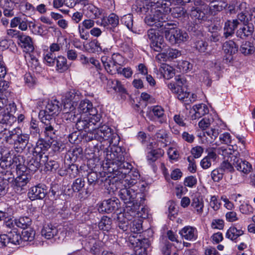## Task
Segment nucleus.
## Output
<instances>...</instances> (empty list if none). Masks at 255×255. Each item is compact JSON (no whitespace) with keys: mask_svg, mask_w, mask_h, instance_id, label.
Listing matches in <instances>:
<instances>
[{"mask_svg":"<svg viewBox=\"0 0 255 255\" xmlns=\"http://www.w3.org/2000/svg\"><path fill=\"white\" fill-rule=\"evenodd\" d=\"M107 88L113 89L116 92L122 94L127 93V91L121 81L118 80L109 79L107 82Z\"/></svg>","mask_w":255,"mask_h":255,"instance_id":"c85d7f7f","label":"nucleus"},{"mask_svg":"<svg viewBox=\"0 0 255 255\" xmlns=\"http://www.w3.org/2000/svg\"><path fill=\"white\" fill-rule=\"evenodd\" d=\"M163 154V150L160 148L151 150L147 153V160L149 163H153L161 157Z\"/></svg>","mask_w":255,"mask_h":255,"instance_id":"58836bf2","label":"nucleus"},{"mask_svg":"<svg viewBox=\"0 0 255 255\" xmlns=\"http://www.w3.org/2000/svg\"><path fill=\"white\" fill-rule=\"evenodd\" d=\"M49 144L43 140H39L34 148L33 153L36 155L43 154L49 148Z\"/></svg>","mask_w":255,"mask_h":255,"instance_id":"4c0bfd02","label":"nucleus"},{"mask_svg":"<svg viewBox=\"0 0 255 255\" xmlns=\"http://www.w3.org/2000/svg\"><path fill=\"white\" fill-rule=\"evenodd\" d=\"M134 252L135 255H147V249L149 247L150 244L147 239H136L135 241Z\"/></svg>","mask_w":255,"mask_h":255,"instance_id":"aec40b11","label":"nucleus"},{"mask_svg":"<svg viewBox=\"0 0 255 255\" xmlns=\"http://www.w3.org/2000/svg\"><path fill=\"white\" fill-rule=\"evenodd\" d=\"M45 166L44 170L46 171H55L59 167L58 163L54 160L45 161V163H43Z\"/></svg>","mask_w":255,"mask_h":255,"instance_id":"4d7b16f0","label":"nucleus"},{"mask_svg":"<svg viewBox=\"0 0 255 255\" xmlns=\"http://www.w3.org/2000/svg\"><path fill=\"white\" fill-rule=\"evenodd\" d=\"M153 4H149L147 1L140 2L133 5V8L135 9L136 12L139 14H145L146 16L150 13V10Z\"/></svg>","mask_w":255,"mask_h":255,"instance_id":"473e14b6","label":"nucleus"},{"mask_svg":"<svg viewBox=\"0 0 255 255\" xmlns=\"http://www.w3.org/2000/svg\"><path fill=\"white\" fill-rule=\"evenodd\" d=\"M18 40L20 41L21 47L23 49L24 51L29 53L33 51V44L30 36L22 34L19 36Z\"/></svg>","mask_w":255,"mask_h":255,"instance_id":"a878e982","label":"nucleus"},{"mask_svg":"<svg viewBox=\"0 0 255 255\" xmlns=\"http://www.w3.org/2000/svg\"><path fill=\"white\" fill-rule=\"evenodd\" d=\"M249 5L246 2L238 1L237 0H232L228 6V10L230 14H236L241 11H245Z\"/></svg>","mask_w":255,"mask_h":255,"instance_id":"6ab92c4d","label":"nucleus"},{"mask_svg":"<svg viewBox=\"0 0 255 255\" xmlns=\"http://www.w3.org/2000/svg\"><path fill=\"white\" fill-rule=\"evenodd\" d=\"M98 174L96 172H92L88 173L87 179L89 183V187L86 189L85 193L86 195H90L94 190V186L98 181Z\"/></svg>","mask_w":255,"mask_h":255,"instance_id":"f704fd0d","label":"nucleus"},{"mask_svg":"<svg viewBox=\"0 0 255 255\" xmlns=\"http://www.w3.org/2000/svg\"><path fill=\"white\" fill-rule=\"evenodd\" d=\"M105 23L108 25H111L113 27H116L119 23V17L115 13H111L107 19L102 20V24L106 26Z\"/></svg>","mask_w":255,"mask_h":255,"instance_id":"09e8293b","label":"nucleus"},{"mask_svg":"<svg viewBox=\"0 0 255 255\" xmlns=\"http://www.w3.org/2000/svg\"><path fill=\"white\" fill-rule=\"evenodd\" d=\"M47 194V187L44 184H38L29 190L28 196L31 200L43 199Z\"/></svg>","mask_w":255,"mask_h":255,"instance_id":"ddd939ff","label":"nucleus"},{"mask_svg":"<svg viewBox=\"0 0 255 255\" xmlns=\"http://www.w3.org/2000/svg\"><path fill=\"white\" fill-rule=\"evenodd\" d=\"M254 31V26L252 23L244 24L242 27L236 31L237 37L244 39L252 35Z\"/></svg>","mask_w":255,"mask_h":255,"instance_id":"393cba45","label":"nucleus"},{"mask_svg":"<svg viewBox=\"0 0 255 255\" xmlns=\"http://www.w3.org/2000/svg\"><path fill=\"white\" fill-rule=\"evenodd\" d=\"M35 236V232L31 229H28L22 232L21 240L25 242H31L33 240Z\"/></svg>","mask_w":255,"mask_h":255,"instance_id":"5fc2aeb1","label":"nucleus"},{"mask_svg":"<svg viewBox=\"0 0 255 255\" xmlns=\"http://www.w3.org/2000/svg\"><path fill=\"white\" fill-rule=\"evenodd\" d=\"M181 53L179 50L169 48L165 51L157 54L155 59L159 62H162L171 60L179 57Z\"/></svg>","mask_w":255,"mask_h":255,"instance_id":"2eb2a0df","label":"nucleus"},{"mask_svg":"<svg viewBox=\"0 0 255 255\" xmlns=\"http://www.w3.org/2000/svg\"><path fill=\"white\" fill-rule=\"evenodd\" d=\"M165 38L171 44L180 43L186 41L189 36L188 33L179 29H170L165 30Z\"/></svg>","mask_w":255,"mask_h":255,"instance_id":"1a4fd4ad","label":"nucleus"},{"mask_svg":"<svg viewBox=\"0 0 255 255\" xmlns=\"http://www.w3.org/2000/svg\"><path fill=\"white\" fill-rule=\"evenodd\" d=\"M21 131V129L19 128L11 129L5 128L1 134H2L3 139L7 143L14 145L18 136L20 135Z\"/></svg>","mask_w":255,"mask_h":255,"instance_id":"f8f14e48","label":"nucleus"},{"mask_svg":"<svg viewBox=\"0 0 255 255\" xmlns=\"http://www.w3.org/2000/svg\"><path fill=\"white\" fill-rule=\"evenodd\" d=\"M87 6V14L92 18L98 17L101 13L100 9L92 4H88Z\"/></svg>","mask_w":255,"mask_h":255,"instance_id":"de8ad7c7","label":"nucleus"},{"mask_svg":"<svg viewBox=\"0 0 255 255\" xmlns=\"http://www.w3.org/2000/svg\"><path fill=\"white\" fill-rule=\"evenodd\" d=\"M29 130L30 134L34 136H37L39 135V128H38L37 121L35 120H31Z\"/></svg>","mask_w":255,"mask_h":255,"instance_id":"052dcab7","label":"nucleus"},{"mask_svg":"<svg viewBox=\"0 0 255 255\" xmlns=\"http://www.w3.org/2000/svg\"><path fill=\"white\" fill-rule=\"evenodd\" d=\"M14 176L10 170H6L0 172V182L5 184L8 187L10 182L14 181Z\"/></svg>","mask_w":255,"mask_h":255,"instance_id":"ea45409f","label":"nucleus"},{"mask_svg":"<svg viewBox=\"0 0 255 255\" xmlns=\"http://www.w3.org/2000/svg\"><path fill=\"white\" fill-rule=\"evenodd\" d=\"M240 50L242 54L247 56L254 53L255 47L252 43L246 41L241 45Z\"/></svg>","mask_w":255,"mask_h":255,"instance_id":"a18cd8bd","label":"nucleus"},{"mask_svg":"<svg viewBox=\"0 0 255 255\" xmlns=\"http://www.w3.org/2000/svg\"><path fill=\"white\" fill-rule=\"evenodd\" d=\"M175 83H170L168 88L171 92L176 95L177 98L182 101H187V99L190 95L189 92H186L187 81L184 76H176L175 78Z\"/></svg>","mask_w":255,"mask_h":255,"instance_id":"423d86ee","label":"nucleus"},{"mask_svg":"<svg viewBox=\"0 0 255 255\" xmlns=\"http://www.w3.org/2000/svg\"><path fill=\"white\" fill-rule=\"evenodd\" d=\"M29 136L27 134L22 133V131L20 135L18 136L16 142L14 144V147L17 148V151L23 150L25 148L29 142Z\"/></svg>","mask_w":255,"mask_h":255,"instance_id":"7c9ffc66","label":"nucleus"},{"mask_svg":"<svg viewBox=\"0 0 255 255\" xmlns=\"http://www.w3.org/2000/svg\"><path fill=\"white\" fill-rule=\"evenodd\" d=\"M85 184V181L83 178H77L74 180L72 185V189L73 191L74 192H80L84 187Z\"/></svg>","mask_w":255,"mask_h":255,"instance_id":"8fccbe9b","label":"nucleus"},{"mask_svg":"<svg viewBox=\"0 0 255 255\" xmlns=\"http://www.w3.org/2000/svg\"><path fill=\"white\" fill-rule=\"evenodd\" d=\"M160 69L161 72L165 79H169L173 76L174 73L172 72V68L166 64H163Z\"/></svg>","mask_w":255,"mask_h":255,"instance_id":"6e6d98bb","label":"nucleus"},{"mask_svg":"<svg viewBox=\"0 0 255 255\" xmlns=\"http://www.w3.org/2000/svg\"><path fill=\"white\" fill-rule=\"evenodd\" d=\"M42 123L44 124L43 128L45 135L51 139L54 138L55 136L57 130L54 127V122H53V120L46 119L45 123Z\"/></svg>","mask_w":255,"mask_h":255,"instance_id":"cd10ccee","label":"nucleus"},{"mask_svg":"<svg viewBox=\"0 0 255 255\" xmlns=\"http://www.w3.org/2000/svg\"><path fill=\"white\" fill-rule=\"evenodd\" d=\"M208 44L207 42L201 40H198L195 43V47L200 52H205L207 49Z\"/></svg>","mask_w":255,"mask_h":255,"instance_id":"680f3d73","label":"nucleus"},{"mask_svg":"<svg viewBox=\"0 0 255 255\" xmlns=\"http://www.w3.org/2000/svg\"><path fill=\"white\" fill-rule=\"evenodd\" d=\"M79 111L83 113H89L87 116H81L76 121V128L79 130L84 129H93L95 128V123L100 122L101 119L100 114H98L96 108H93L92 103L88 100L81 101Z\"/></svg>","mask_w":255,"mask_h":255,"instance_id":"39448f33","label":"nucleus"},{"mask_svg":"<svg viewBox=\"0 0 255 255\" xmlns=\"http://www.w3.org/2000/svg\"><path fill=\"white\" fill-rule=\"evenodd\" d=\"M81 93L75 90H72L66 93L64 99V107L65 109L68 108L67 106L69 105L70 109H74V106L81 99Z\"/></svg>","mask_w":255,"mask_h":255,"instance_id":"4468645a","label":"nucleus"},{"mask_svg":"<svg viewBox=\"0 0 255 255\" xmlns=\"http://www.w3.org/2000/svg\"><path fill=\"white\" fill-rule=\"evenodd\" d=\"M240 22L237 19L227 20L224 26V37L227 39L229 37L233 36Z\"/></svg>","mask_w":255,"mask_h":255,"instance_id":"a211bd4d","label":"nucleus"},{"mask_svg":"<svg viewBox=\"0 0 255 255\" xmlns=\"http://www.w3.org/2000/svg\"><path fill=\"white\" fill-rule=\"evenodd\" d=\"M83 130L87 132L85 135V139L87 141H90L96 139L102 142L104 140H108L109 143H113L114 145L113 146L109 147L104 151V153L105 157L108 150H110L115 146L118 147L116 145L120 141L119 136L117 133H114V130L108 126L106 125L101 126L100 121L95 123V128L94 129H84Z\"/></svg>","mask_w":255,"mask_h":255,"instance_id":"f03ea898","label":"nucleus"},{"mask_svg":"<svg viewBox=\"0 0 255 255\" xmlns=\"http://www.w3.org/2000/svg\"><path fill=\"white\" fill-rule=\"evenodd\" d=\"M90 252L94 255L100 253L101 250V243L99 241L95 239H92L88 243Z\"/></svg>","mask_w":255,"mask_h":255,"instance_id":"603ef678","label":"nucleus"},{"mask_svg":"<svg viewBox=\"0 0 255 255\" xmlns=\"http://www.w3.org/2000/svg\"><path fill=\"white\" fill-rule=\"evenodd\" d=\"M57 233V229L51 224L44 226L41 231L42 235L47 239L53 238Z\"/></svg>","mask_w":255,"mask_h":255,"instance_id":"e433bc0d","label":"nucleus"},{"mask_svg":"<svg viewBox=\"0 0 255 255\" xmlns=\"http://www.w3.org/2000/svg\"><path fill=\"white\" fill-rule=\"evenodd\" d=\"M249 7L246 8L245 11H241L237 15L238 20L244 24L249 23V19L247 17V13L249 12Z\"/></svg>","mask_w":255,"mask_h":255,"instance_id":"e2e57ef3","label":"nucleus"},{"mask_svg":"<svg viewBox=\"0 0 255 255\" xmlns=\"http://www.w3.org/2000/svg\"><path fill=\"white\" fill-rule=\"evenodd\" d=\"M223 154H229L227 158L221 164L220 168L222 169L223 172H232L234 168L235 167V159H236V153L230 147L223 150Z\"/></svg>","mask_w":255,"mask_h":255,"instance_id":"9d476101","label":"nucleus"},{"mask_svg":"<svg viewBox=\"0 0 255 255\" xmlns=\"http://www.w3.org/2000/svg\"><path fill=\"white\" fill-rule=\"evenodd\" d=\"M167 136L168 134L167 131L164 129H160L158 130L155 134V137L159 140V141L163 142L166 141Z\"/></svg>","mask_w":255,"mask_h":255,"instance_id":"0e129e2a","label":"nucleus"},{"mask_svg":"<svg viewBox=\"0 0 255 255\" xmlns=\"http://www.w3.org/2000/svg\"><path fill=\"white\" fill-rule=\"evenodd\" d=\"M89 47L90 48V51L92 52H99L102 50L100 43L96 39L93 40L89 42Z\"/></svg>","mask_w":255,"mask_h":255,"instance_id":"69168bd1","label":"nucleus"},{"mask_svg":"<svg viewBox=\"0 0 255 255\" xmlns=\"http://www.w3.org/2000/svg\"><path fill=\"white\" fill-rule=\"evenodd\" d=\"M129 204V205L128 204L126 205L124 213L120 214L124 215L126 219L131 221L135 218H137V216L139 215L135 209L134 203Z\"/></svg>","mask_w":255,"mask_h":255,"instance_id":"5701e85b","label":"nucleus"},{"mask_svg":"<svg viewBox=\"0 0 255 255\" xmlns=\"http://www.w3.org/2000/svg\"><path fill=\"white\" fill-rule=\"evenodd\" d=\"M235 168L242 173L248 174L252 170V166L249 162L243 160L236 156Z\"/></svg>","mask_w":255,"mask_h":255,"instance_id":"b1692460","label":"nucleus"},{"mask_svg":"<svg viewBox=\"0 0 255 255\" xmlns=\"http://www.w3.org/2000/svg\"><path fill=\"white\" fill-rule=\"evenodd\" d=\"M244 234V232L240 229H237L235 227H231L227 231L226 237L233 241L237 239L239 237L242 235Z\"/></svg>","mask_w":255,"mask_h":255,"instance_id":"37998d69","label":"nucleus"},{"mask_svg":"<svg viewBox=\"0 0 255 255\" xmlns=\"http://www.w3.org/2000/svg\"><path fill=\"white\" fill-rule=\"evenodd\" d=\"M47 160H48L47 155H43V154L35 155L33 153L32 156L28 157L26 167L29 171L34 172L39 169Z\"/></svg>","mask_w":255,"mask_h":255,"instance_id":"9b49d317","label":"nucleus"},{"mask_svg":"<svg viewBox=\"0 0 255 255\" xmlns=\"http://www.w3.org/2000/svg\"><path fill=\"white\" fill-rule=\"evenodd\" d=\"M31 219L28 217H22L18 219L15 220V225L19 228L27 229L31 224Z\"/></svg>","mask_w":255,"mask_h":255,"instance_id":"c03bdc74","label":"nucleus"},{"mask_svg":"<svg viewBox=\"0 0 255 255\" xmlns=\"http://www.w3.org/2000/svg\"><path fill=\"white\" fill-rule=\"evenodd\" d=\"M191 207L194 213L199 215H202L204 207L203 198L200 196H195L192 199Z\"/></svg>","mask_w":255,"mask_h":255,"instance_id":"bb28decb","label":"nucleus"},{"mask_svg":"<svg viewBox=\"0 0 255 255\" xmlns=\"http://www.w3.org/2000/svg\"><path fill=\"white\" fill-rule=\"evenodd\" d=\"M146 36L147 41L152 49L157 52H161L163 50L164 47V38L158 32L151 28L147 31Z\"/></svg>","mask_w":255,"mask_h":255,"instance_id":"0eeeda50","label":"nucleus"},{"mask_svg":"<svg viewBox=\"0 0 255 255\" xmlns=\"http://www.w3.org/2000/svg\"><path fill=\"white\" fill-rule=\"evenodd\" d=\"M193 110L195 112L194 115L192 116L193 120L200 118L209 112L208 107L204 104L194 105L193 107Z\"/></svg>","mask_w":255,"mask_h":255,"instance_id":"72a5a7b5","label":"nucleus"},{"mask_svg":"<svg viewBox=\"0 0 255 255\" xmlns=\"http://www.w3.org/2000/svg\"><path fill=\"white\" fill-rule=\"evenodd\" d=\"M56 57L51 52H48L44 56V60L49 66H53L55 64Z\"/></svg>","mask_w":255,"mask_h":255,"instance_id":"bf43d9fd","label":"nucleus"},{"mask_svg":"<svg viewBox=\"0 0 255 255\" xmlns=\"http://www.w3.org/2000/svg\"><path fill=\"white\" fill-rule=\"evenodd\" d=\"M101 61L108 73L111 75L118 73L120 67L116 65L110 57L103 56L101 57Z\"/></svg>","mask_w":255,"mask_h":255,"instance_id":"412c9836","label":"nucleus"},{"mask_svg":"<svg viewBox=\"0 0 255 255\" xmlns=\"http://www.w3.org/2000/svg\"><path fill=\"white\" fill-rule=\"evenodd\" d=\"M6 234H4L6 237V241L8 242V244H11L13 245H19L21 241V236L18 234L16 229L10 230V231H7Z\"/></svg>","mask_w":255,"mask_h":255,"instance_id":"2f4dec72","label":"nucleus"},{"mask_svg":"<svg viewBox=\"0 0 255 255\" xmlns=\"http://www.w3.org/2000/svg\"><path fill=\"white\" fill-rule=\"evenodd\" d=\"M223 49L227 54L226 60L227 61L231 62L233 60L232 55L238 51V46L234 41L229 40L224 43Z\"/></svg>","mask_w":255,"mask_h":255,"instance_id":"f3484780","label":"nucleus"},{"mask_svg":"<svg viewBox=\"0 0 255 255\" xmlns=\"http://www.w3.org/2000/svg\"><path fill=\"white\" fill-rule=\"evenodd\" d=\"M218 157L217 154L213 151H209L206 156L203 158L200 165L203 169H208L211 167L212 162H215Z\"/></svg>","mask_w":255,"mask_h":255,"instance_id":"c756f323","label":"nucleus"},{"mask_svg":"<svg viewBox=\"0 0 255 255\" xmlns=\"http://www.w3.org/2000/svg\"><path fill=\"white\" fill-rule=\"evenodd\" d=\"M184 184L185 186L192 188L197 184V179L193 176H188L185 179Z\"/></svg>","mask_w":255,"mask_h":255,"instance_id":"774afa93","label":"nucleus"},{"mask_svg":"<svg viewBox=\"0 0 255 255\" xmlns=\"http://www.w3.org/2000/svg\"><path fill=\"white\" fill-rule=\"evenodd\" d=\"M106 166L108 172L112 173L117 186L118 194L126 205L133 203L136 197L138 186L135 179H131L130 173L132 165L125 161L124 152L121 147H113L107 151Z\"/></svg>","mask_w":255,"mask_h":255,"instance_id":"f257e3e1","label":"nucleus"},{"mask_svg":"<svg viewBox=\"0 0 255 255\" xmlns=\"http://www.w3.org/2000/svg\"><path fill=\"white\" fill-rule=\"evenodd\" d=\"M118 200L109 199L103 201L98 208L100 213H110L119 208Z\"/></svg>","mask_w":255,"mask_h":255,"instance_id":"dca6fc26","label":"nucleus"},{"mask_svg":"<svg viewBox=\"0 0 255 255\" xmlns=\"http://www.w3.org/2000/svg\"><path fill=\"white\" fill-rule=\"evenodd\" d=\"M179 234L183 238L189 241L195 240L198 236L196 228L189 226L184 227Z\"/></svg>","mask_w":255,"mask_h":255,"instance_id":"4be33fe9","label":"nucleus"},{"mask_svg":"<svg viewBox=\"0 0 255 255\" xmlns=\"http://www.w3.org/2000/svg\"><path fill=\"white\" fill-rule=\"evenodd\" d=\"M224 173L220 167L213 170L211 174L212 179L215 182H219L223 178Z\"/></svg>","mask_w":255,"mask_h":255,"instance_id":"13d9d810","label":"nucleus"},{"mask_svg":"<svg viewBox=\"0 0 255 255\" xmlns=\"http://www.w3.org/2000/svg\"><path fill=\"white\" fill-rule=\"evenodd\" d=\"M112 220L107 216L103 217L99 223V228L100 230L109 231L112 228Z\"/></svg>","mask_w":255,"mask_h":255,"instance_id":"49530a36","label":"nucleus"},{"mask_svg":"<svg viewBox=\"0 0 255 255\" xmlns=\"http://www.w3.org/2000/svg\"><path fill=\"white\" fill-rule=\"evenodd\" d=\"M24 162L23 156L18 155L13 157L11 163V168H15L17 175L16 178L12 183V186L15 192L19 194L26 190L25 187L31 177L30 172Z\"/></svg>","mask_w":255,"mask_h":255,"instance_id":"20e7f679","label":"nucleus"},{"mask_svg":"<svg viewBox=\"0 0 255 255\" xmlns=\"http://www.w3.org/2000/svg\"><path fill=\"white\" fill-rule=\"evenodd\" d=\"M121 21L129 30L133 31V19L132 14H128L123 16L122 17Z\"/></svg>","mask_w":255,"mask_h":255,"instance_id":"864d4df0","label":"nucleus"},{"mask_svg":"<svg viewBox=\"0 0 255 255\" xmlns=\"http://www.w3.org/2000/svg\"><path fill=\"white\" fill-rule=\"evenodd\" d=\"M59 102L51 101L48 103L45 109L39 113V118L42 123H45L46 119L53 120V117L57 115L60 111Z\"/></svg>","mask_w":255,"mask_h":255,"instance_id":"6e6552de","label":"nucleus"},{"mask_svg":"<svg viewBox=\"0 0 255 255\" xmlns=\"http://www.w3.org/2000/svg\"><path fill=\"white\" fill-rule=\"evenodd\" d=\"M135 218L129 222V229L130 232L134 233H139L142 231V220L139 218Z\"/></svg>","mask_w":255,"mask_h":255,"instance_id":"79ce46f5","label":"nucleus"},{"mask_svg":"<svg viewBox=\"0 0 255 255\" xmlns=\"http://www.w3.org/2000/svg\"><path fill=\"white\" fill-rule=\"evenodd\" d=\"M240 210L241 213L245 214H250L254 212L252 206L248 204H243L240 206Z\"/></svg>","mask_w":255,"mask_h":255,"instance_id":"338daca9","label":"nucleus"},{"mask_svg":"<svg viewBox=\"0 0 255 255\" xmlns=\"http://www.w3.org/2000/svg\"><path fill=\"white\" fill-rule=\"evenodd\" d=\"M151 111L154 116L158 118L161 124L166 122V116L164 114V110L162 107L159 106H153L151 107Z\"/></svg>","mask_w":255,"mask_h":255,"instance_id":"a19ab883","label":"nucleus"},{"mask_svg":"<svg viewBox=\"0 0 255 255\" xmlns=\"http://www.w3.org/2000/svg\"><path fill=\"white\" fill-rule=\"evenodd\" d=\"M171 11L168 4L163 1H158L152 7L150 13L144 18L145 23L150 26H154L157 28L166 29L167 26L172 24L166 22L167 14Z\"/></svg>","mask_w":255,"mask_h":255,"instance_id":"7ed1b4c3","label":"nucleus"},{"mask_svg":"<svg viewBox=\"0 0 255 255\" xmlns=\"http://www.w3.org/2000/svg\"><path fill=\"white\" fill-rule=\"evenodd\" d=\"M118 226L120 229L123 231H126L129 228V220L126 219L124 215L119 214L118 217Z\"/></svg>","mask_w":255,"mask_h":255,"instance_id":"3c124183","label":"nucleus"},{"mask_svg":"<svg viewBox=\"0 0 255 255\" xmlns=\"http://www.w3.org/2000/svg\"><path fill=\"white\" fill-rule=\"evenodd\" d=\"M55 64L56 71L59 73H63L69 68L67 59L63 56H58L56 58Z\"/></svg>","mask_w":255,"mask_h":255,"instance_id":"c9c22d12","label":"nucleus"}]
</instances>
